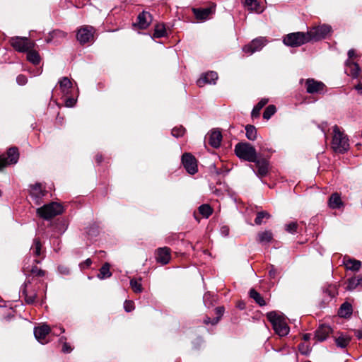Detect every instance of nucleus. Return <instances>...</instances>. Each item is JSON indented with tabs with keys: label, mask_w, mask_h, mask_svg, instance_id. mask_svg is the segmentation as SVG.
I'll return each instance as SVG.
<instances>
[{
	"label": "nucleus",
	"mask_w": 362,
	"mask_h": 362,
	"mask_svg": "<svg viewBox=\"0 0 362 362\" xmlns=\"http://www.w3.org/2000/svg\"><path fill=\"white\" fill-rule=\"evenodd\" d=\"M72 350V349L71 348V346L66 344V343H64L63 344V347H62V351L64 353H69Z\"/></svg>",
	"instance_id": "obj_57"
},
{
	"label": "nucleus",
	"mask_w": 362,
	"mask_h": 362,
	"mask_svg": "<svg viewBox=\"0 0 362 362\" xmlns=\"http://www.w3.org/2000/svg\"><path fill=\"white\" fill-rule=\"evenodd\" d=\"M246 136L248 139L254 141L257 138V129L252 125H247L245 127Z\"/></svg>",
	"instance_id": "obj_40"
},
{
	"label": "nucleus",
	"mask_w": 362,
	"mask_h": 362,
	"mask_svg": "<svg viewBox=\"0 0 362 362\" xmlns=\"http://www.w3.org/2000/svg\"><path fill=\"white\" fill-rule=\"evenodd\" d=\"M269 218L270 214L267 211H260L257 213V217L255 219V223L257 225H260L262 224L264 218L269 219Z\"/></svg>",
	"instance_id": "obj_44"
},
{
	"label": "nucleus",
	"mask_w": 362,
	"mask_h": 362,
	"mask_svg": "<svg viewBox=\"0 0 362 362\" xmlns=\"http://www.w3.org/2000/svg\"><path fill=\"white\" fill-rule=\"evenodd\" d=\"M30 254L34 257L33 262L40 264L45 257V250L39 238H35L30 249Z\"/></svg>",
	"instance_id": "obj_11"
},
{
	"label": "nucleus",
	"mask_w": 362,
	"mask_h": 362,
	"mask_svg": "<svg viewBox=\"0 0 362 362\" xmlns=\"http://www.w3.org/2000/svg\"><path fill=\"white\" fill-rule=\"evenodd\" d=\"M267 43V40L266 37H259L252 40L249 44L245 45L243 48V51L247 54H252L255 52L261 50Z\"/></svg>",
	"instance_id": "obj_12"
},
{
	"label": "nucleus",
	"mask_w": 362,
	"mask_h": 362,
	"mask_svg": "<svg viewBox=\"0 0 362 362\" xmlns=\"http://www.w3.org/2000/svg\"><path fill=\"white\" fill-rule=\"evenodd\" d=\"M298 224L297 222L292 221L285 225V230L290 233L298 232Z\"/></svg>",
	"instance_id": "obj_46"
},
{
	"label": "nucleus",
	"mask_w": 362,
	"mask_h": 362,
	"mask_svg": "<svg viewBox=\"0 0 362 362\" xmlns=\"http://www.w3.org/2000/svg\"><path fill=\"white\" fill-rule=\"evenodd\" d=\"M185 129L182 126L175 127L172 129V135L175 137L182 136L185 133Z\"/></svg>",
	"instance_id": "obj_47"
},
{
	"label": "nucleus",
	"mask_w": 362,
	"mask_h": 362,
	"mask_svg": "<svg viewBox=\"0 0 362 362\" xmlns=\"http://www.w3.org/2000/svg\"><path fill=\"white\" fill-rule=\"evenodd\" d=\"M111 276L112 272H110V264L107 262H105L100 269L99 273L97 276L100 279H105L110 278Z\"/></svg>",
	"instance_id": "obj_35"
},
{
	"label": "nucleus",
	"mask_w": 362,
	"mask_h": 362,
	"mask_svg": "<svg viewBox=\"0 0 362 362\" xmlns=\"http://www.w3.org/2000/svg\"><path fill=\"white\" fill-rule=\"evenodd\" d=\"M19 158L18 149L16 147L8 148L6 154L0 156V170L11 164H15Z\"/></svg>",
	"instance_id": "obj_10"
},
{
	"label": "nucleus",
	"mask_w": 362,
	"mask_h": 362,
	"mask_svg": "<svg viewBox=\"0 0 362 362\" xmlns=\"http://www.w3.org/2000/svg\"><path fill=\"white\" fill-rule=\"evenodd\" d=\"M218 79V74L215 71H209L199 78L197 81V86L203 87L206 83H215Z\"/></svg>",
	"instance_id": "obj_24"
},
{
	"label": "nucleus",
	"mask_w": 362,
	"mask_h": 362,
	"mask_svg": "<svg viewBox=\"0 0 362 362\" xmlns=\"http://www.w3.org/2000/svg\"><path fill=\"white\" fill-rule=\"evenodd\" d=\"M244 6L249 11L257 13H262L265 9L264 4L257 0H245Z\"/></svg>",
	"instance_id": "obj_21"
},
{
	"label": "nucleus",
	"mask_w": 362,
	"mask_h": 362,
	"mask_svg": "<svg viewBox=\"0 0 362 362\" xmlns=\"http://www.w3.org/2000/svg\"><path fill=\"white\" fill-rule=\"evenodd\" d=\"M273 238V234L270 230H265L257 234V240L261 243H269Z\"/></svg>",
	"instance_id": "obj_37"
},
{
	"label": "nucleus",
	"mask_w": 362,
	"mask_h": 362,
	"mask_svg": "<svg viewBox=\"0 0 362 362\" xmlns=\"http://www.w3.org/2000/svg\"><path fill=\"white\" fill-rule=\"evenodd\" d=\"M199 213L205 218H208L213 212V209L209 204H202L199 207Z\"/></svg>",
	"instance_id": "obj_42"
},
{
	"label": "nucleus",
	"mask_w": 362,
	"mask_h": 362,
	"mask_svg": "<svg viewBox=\"0 0 362 362\" xmlns=\"http://www.w3.org/2000/svg\"><path fill=\"white\" fill-rule=\"evenodd\" d=\"M338 295V286L329 284L322 290V300L321 304L325 307L332 298Z\"/></svg>",
	"instance_id": "obj_15"
},
{
	"label": "nucleus",
	"mask_w": 362,
	"mask_h": 362,
	"mask_svg": "<svg viewBox=\"0 0 362 362\" xmlns=\"http://www.w3.org/2000/svg\"><path fill=\"white\" fill-rule=\"evenodd\" d=\"M346 66V72L348 75L351 76L353 78H357L359 76L361 69L358 64L353 60L347 59Z\"/></svg>",
	"instance_id": "obj_26"
},
{
	"label": "nucleus",
	"mask_w": 362,
	"mask_h": 362,
	"mask_svg": "<svg viewBox=\"0 0 362 362\" xmlns=\"http://www.w3.org/2000/svg\"><path fill=\"white\" fill-rule=\"evenodd\" d=\"M27 59L35 65L40 64L41 58L37 51L35 50L34 48L28 50L27 52Z\"/></svg>",
	"instance_id": "obj_33"
},
{
	"label": "nucleus",
	"mask_w": 362,
	"mask_h": 362,
	"mask_svg": "<svg viewBox=\"0 0 362 362\" xmlns=\"http://www.w3.org/2000/svg\"><path fill=\"white\" fill-rule=\"evenodd\" d=\"M357 337L358 339H362V331L357 332Z\"/></svg>",
	"instance_id": "obj_64"
},
{
	"label": "nucleus",
	"mask_w": 362,
	"mask_h": 362,
	"mask_svg": "<svg viewBox=\"0 0 362 362\" xmlns=\"http://www.w3.org/2000/svg\"><path fill=\"white\" fill-rule=\"evenodd\" d=\"M47 288V284L41 279H33V281L25 280L21 287V297L24 298L27 304H33L37 299L38 290L41 286Z\"/></svg>",
	"instance_id": "obj_1"
},
{
	"label": "nucleus",
	"mask_w": 362,
	"mask_h": 362,
	"mask_svg": "<svg viewBox=\"0 0 362 362\" xmlns=\"http://www.w3.org/2000/svg\"><path fill=\"white\" fill-rule=\"evenodd\" d=\"M358 286L362 287V276H355L348 279L346 289L353 291Z\"/></svg>",
	"instance_id": "obj_34"
},
{
	"label": "nucleus",
	"mask_w": 362,
	"mask_h": 362,
	"mask_svg": "<svg viewBox=\"0 0 362 362\" xmlns=\"http://www.w3.org/2000/svg\"><path fill=\"white\" fill-rule=\"evenodd\" d=\"M51 329L48 325H42L35 328L34 334L40 343L42 344H45L49 341L47 337Z\"/></svg>",
	"instance_id": "obj_18"
},
{
	"label": "nucleus",
	"mask_w": 362,
	"mask_h": 362,
	"mask_svg": "<svg viewBox=\"0 0 362 362\" xmlns=\"http://www.w3.org/2000/svg\"><path fill=\"white\" fill-rule=\"evenodd\" d=\"M299 351L304 355H307L310 351V348L308 344L305 343H301L298 345Z\"/></svg>",
	"instance_id": "obj_48"
},
{
	"label": "nucleus",
	"mask_w": 362,
	"mask_h": 362,
	"mask_svg": "<svg viewBox=\"0 0 362 362\" xmlns=\"http://www.w3.org/2000/svg\"><path fill=\"white\" fill-rule=\"evenodd\" d=\"M63 211L64 207L61 204L57 202H51L38 208L37 209V214L45 220H49L54 216L62 214Z\"/></svg>",
	"instance_id": "obj_5"
},
{
	"label": "nucleus",
	"mask_w": 362,
	"mask_h": 362,
	"mask_svg": "<svg viewBox=\"0 0 362 362\" xmlns=\"http://www.w3.org/2000/svg\"><path fill=\"white\" fill-rule=\"evenodd\" d=\"M204 323L205 325H216V324H214L213 323V319H211L208 316H206L204 320Z\"/></svg>",
	"instance_id": "obj_58"
},
{
	"label": "nucleus",
	"mask_w": 362,
	"mask_h": 362,
	"mask_svg": "<svg viewBox=\"0 0 362 362\" xmlns=\"http://www.w3.org/2000/svg\"><path fill=\"white\" fill-rule=\"evenodd\" d=\"M222 140L221 132L218 130H213L209 135V144L214 148H218Z\"/></svg>",
	"instance_id": "obj_27"
},
{
	"label": "nucleus",
	"mask_w": 362,
	"mask_h": 362,
	"mask_svg": "<svg viewBox=\"0 0 362 362\" xmlns=\"http://www.w3.org/2000/svg\"><path fill=\"white\" fill-rule=\"evenodd\" d=\"M335 343L338 347L345 348L351 341V338L346 335L341 334L339 337H335Z\"/></svg>",
	"instance_id": "obj_36"
},
{
	"label": "nucleus",
	"mask_w": 362,
	"mask_h": 362,
	"mask_svg": "<svg viewBox=\"0 0 362 362\" xmlns=\"http://www.w3.org/2000/svg\"><path fill=\"white\" fill-rule=\"evenodd\" d=\"M250 296L260 306H263L265 305V300H264V298L255 289L252 288L250 290Z\"/></svg>",
	"instance_id": "obj_38"
},
{
	"label": "nucleus",
	"mask_w": 362,
	"mask_h": 362,
	"mask_svg": "<svg viewBox=\"0 0 362 362\" xmlns=\"http://www.w3.org/2000/svg\"><path fill=\"white\" fill-rule=\"evenodd\" d=\"M182 163L188 173L194 175L197 172L196 158L191 153H185L182 156Z\"/></svg>",
	"instance_id": "obj_14"
},
{
	"label": "nucleus",
	"mask_w": 362,
	"mask_h": 362,
	"mask_svg": "<svg viewBox=\"0 0 362 362\" xmlns=\"http://www.w3.org/2000/svg\"><path fill=\"white\" fill-rule=\"evenodd\" d=\"M66 37V33L60 30H54L49 33L48 36L45 38V41L47 43H50L53 41L57 42L59 39H64Z\"/></svg>",
	"instance_id": "obj_29"
},
{
	"label": "nucleus",
	"mask_w": 362,
	"mask_h": 362,
	"mask_svg": "<svg viewBox=\"0 0 362 362\" xmlns=\"http://www.w3.org/2000/svg\"><path fill=\"white\" fill-rule=\"evenodd\" d=\"M47 194L45 188L40 183L30 186V195L35 200L36 204H40V199Z\"/></svg>",
	"instance_id": "obj_20"
},
{
	"label": "nucleus",
	"mask_w": 362,
	"mask_h": 362,
	"mask_svg": "<svg viewBox=\"0 0 362 362\" xmlns=\"http://www.w3.org/2000/svg\"><path fill=\"white\" fill-rule=\"evenodd\" d=\"M353 308L351 303L344 302L341 305L338 310V315L341 317L347 318L352 315Z\"/></svg>",
	"instance_id": "obj_30"
},
{
	"label": "nucleus",
	"mask_w": 362,
	"mask_h": 362,
	"mask_svg": "<svg viewBox=\"0 0 362 362\" xmlns=\"http://www.w3.org/2000/svg\"><path fill=\"white\" fill-rule=\"evenodd\" d=\"M276 111V108L274 105H270L265 109L263 113V117L265 119H269Z\"/></svg>",
	"instance_id": "obj_45"
},
{
	"label": "nucleus",
	"mask_w": 362,
	"mask_h": 362,
	"mask_svg": "<svg viewBox=\"0 0 362 362\" xmlns=\"http://www.w3.org/2000/svg\"><path fill=\"white\" fill-rule=\"evenodd\" d=\"M331 147L334 152L339 153H344L349 149V139L343 129L337 125L332 128Z\"/></svg>",
	"instance_id": "obj_2"
},
{
	"label": "nucleus",
	"mask_w": 362,
	"mask_h": 362,
	"mask_svg": "<svg viewBox=\"0 0 362 362\" xmlns=\"http://www.w3.org/2000/svg\"><path fill=\"white\" fill-rule=\"evenodd\" d=\"M254 163H256V167L257 168V175L260 177H264L267 175L269 170V163L264 159H256V161Z\"/></svg>",
	"instance_id": "obj_25"
},
{
	"label": "nucleus",
	"mask_w": 362,
	"mask_h": 362,
	"mask_svg": "<svg viewBox=\"0 0 362 362\" xmlns=\"http://www.w3.org/2000/svg\"><path fill=\"white\" fill-rule=\"evenodd\" d=\"M141 279H132L130 280V286L135 293H141L143 290L142 286L141 284Z\"/></svg>",
	"instance_id": "obj_41"
},
{
	"label": "nucleus",
	"mask_w": 362,
	"mask_h": 362,
	"mask_svg": "<svg viewBox=\"0 0 362 362\" xmlns=\"http://www.w3.org/2000/svg\"><path fill=\"white\" fill-rule=\"evenodd\" d=\"M16 81L19 85L23 86L27 83L28 78L25 75L20 74L17 76Z\"/></svg>",
	"instance_id": "obj_51"
},
{
	"label": "nucleus",
	"mask_w": 362,
	"mask_h": 362,
	"mask_svg": "<svg viewBox=\"0 0 362 362\" xmlns=\"http://www.w3.org/2000/svg\"><path fill=\"white\" fill-rule=\"evenodd\" d=\"M355 55H356V53H355L354 49L349 50V52H348L349 59H348L353 60L352 58L354 57H355Z\"/></svg>",
	"instance_id": "obj_60"
},
{
	"label": "nucleus",
	"mask_w": 362,
	"mask_h": 362,
	"mask_svg": "<svg viewBox=\"0 0 362 362\" xmlns=\"http://www.w3.org/2000/svg\"><path fill=\"white\" fill-rule=\"evenodd\" d=\"M214 312L216 317L213 319V323L218 324V322L221 320L222 316L223 315L225 308L223 306H219L215 308Z\"/></svg>",
	"instance_id": "obj_43"
},
{
	"label": "nucleus",
	"mask_w": 362,
	"mask_h": 362,
	"mask_svg": "<svg viewBox=\"0 0 362 362\" xmlns=\"http://www.w3.org/2000/svg\"><path fill=\"white\" fill-rule=\"evenodd\" d=\"M311 337V334H305L303 337V339L305 341H308Z\"/></svg>",
	"instance_id": "obj_63"
},
{
	"label": "nucleus",
	"mask_w": 362,
	"mask_h": 362,
	"mask_svg": "<svg viewBox=\"0 0 362 362\" xmlns=\"http://www.w3.org/2000/svg\"><path fill=\"white\" fill-rule=\"evenodd\" d=\"M58 83L62 93L65 95H68L72 88L71 80L68 77H63L59 81Z\"/></svg>",
	"instance_id": "obj_32"
},
{
	"label": "nucleus",
	"mask_w": 362,
	"mask_h": 362,
	"mask_svg": "<svg viewBox=\"0 0 362 362\" xmlns=\"http://www.w3.org/2000/svg\"><path fill=\"white\" fill-rule=\"evenodd\" d=\"M308 33L296 32L289 33L284 37L283 42L289 47H296L309 42Z\"/></svg>",
	"instance_id": "obj_6"
},
{
	"label": "nucleus",
	"mask_w": 362,
	"mask_h": 362,
	"mask_svg": "<svg viewBox=\"0 0 362 362\" xmlns=\"http://www.w3.org/2000/svg\"><path fill=\"white\" fill-rule=\"evenodd\" d=\"M332 332V329L326 325H320L315 332V339L319 341L325 340Z\"/></svg>",
	"instance_id": "obj_23"
},
{
	"label": "nucleus",
	"mask_w": 362,
	"mask_h": 362,
	"mask_svg": "<svg viewBox=\"0 0 362 362\" xmlns=\"http://www.w3.org/2000/svg\"><path fill=\"white\" fill-rule=\"evenodd\" d=\"M328 205L332 209L341 208L343 206V202L340 195L338 193L332 194L329 199Z\"/></svg>",
	"instance_id": "obj_31"
},
{
	"label": "nucleus",
	"mask_w": 362,
	"mask_h": 362,
	"mask_svg": "<svg viewBox=\"0 0 362 362\" xmlns=\"http://www.w3.org/2000/svg\"><path fill=\"white\" fill-rule=\"evenodd\" d=\"M58 271L63 275H69L70 274V269L68 267L64 265H59L58 267Z\"/></svg>",
	"instance_id": "obj_50"
},
{
	"label": "nucleus",
	"mask_w": 362,
	"mask_h": 362,
	"mask_svg": "<svg viewBox=\"0 0 362 362\" xmlns=\"http://www.w3.org/2000/svg\"><path fill=\"white\" fill-rule=\"evenodd\" d=\"M236 156L248 162H255L257 158L256 149L248 143H238L235 146Z\"/></svg>",
	"instance_id": "obj_4"
},
{
	"label": "nucleus",
	"mask_w": 362,
	"mask_h": 362,
	"mask_svg": "<svg viewBox=\"0 0 362 362\" xmlns=\"http://www.w3.org/2000/svg\"><path fill=\"white\" fill-rule=\"evenodd\" d=\"M261 110H262L261 108H259V107L255 105L252 111V113H251L252 117H253V118L258 117L259 116Z\"/></svg>",
	"instance_id": "obj_54"
},
{
	"label": "nucleus",
	"mask_w": 362,
	"mask_h": 362,
	"mask_svg": "<svg viewBox=\"0 0 362 362\" xmlns=\"http://www.w3.org/2000/svg\"><path fill=\"white\" fill-rule=\"evenodd\" d=\"M268 103V99L263 98L256 105L259 108L262 109L264 105Z\"/></svg>",
	"instance_id": "obj_55"
},
{
	"label": "nucleus",
	"mask_w": 362,
	"mask_h": 362,
	"mask_svg": "<svg viewBox=\"0 0 362 362\" xmlns=\"http://www.w3.org/2000/svg\"><path fill=\"white\" fill-rule=\"evenodd\" d=\"M305 87L308 93L321 94L325 90V85L314 78H308L305 81Z\"/></svg>",
	"instance_id": "obj_13"
},
{
	"label": "nucleus",
	"mask_w": 362,
	"mask_h": 362,
	"mask_svg": "<svg viewBox=\"0 0 362 362\" xmlns=\"http://www.w3.org/2000/svg\"><path fill=\"white\" fill-rule=\"evenodd\" d=\"M76 100L73 98H68L65 100V105L68 107H74Z\"/></svg>",
	"instance_id": "obj_53"
},
{
	"label": "nucleus",
	"mask_w": 362,
	"mask_h": 362,
	"mask_svg": "<svg viewBox=\"0 0 362 362\" xmlns=\"http://www.w3.org/2000/svg\"><path fill=\"white\" fill-rule=\"evenodd\" d=\"M332 32V27L323 24L311 28L308 32L309 41H318L326 38Z\"/></svg>",
	"instance_id": "obj_7"
},
{
	"label": "nucleus",
	"mask_w": 362,
	"mask_h": 362,
	"mask_svg": "<svg viewBox=\"0 0 362 362\" xmlns=\"http://www.w3.org/2000/svg\"><path fill=\"white\" fill-rule=\"evenodd\" d=\"M344 264L346 269L354 272H358L361 267V262L355 259H351L348 257H344Z\"/></svg>",
	"instance_id": "obj_28"
},
{
	"label": "nucleus",
	"mask_w": 362,
	"mask_h": 362,
	"mask_svg": "<svg viewBox=\"0 0 362 362\" xmlns=\"http://www.w3.org/2000/svg\"><path fill=\"white\" fill-rule=\"evenodd\" d=\"M267 317L278 335L284 337L288 334L289 327L283 316L275 311H272L267 314Z\"/></svg>",
	"instance_id": "obj_3"
},
{
	"label": "nucleus",
	"mask_w": 362,
	"mask_h": 362,
	"mask_svg": "<svg viewBox=\"0 0 362 362\" xmlns=\"http://www.w3.org/2000/svg\"><path fill=\"white\" fill-rule=\"evenodd\" d=\"M9 42L13 49L19 52H26L35 46V42L26 37H13L9 40Z\"/></svg>",
	"instance_id": "obj_8"
},
{
	"label": "nucleus",
	"mask_w": 362,
	"mask_h": 362,
	"mask_svg": "<svg viewBox=\"0 0 362 362\" xmlns=\"http://www.w3.org/2000/svg\"><path fill=\"white\" fill-rule=\"evenodd\" d=\"M276 274V269H274L273 267L269 269V275L271 278H275Z\"/></svg>",
	"instance_id": "obj_59"
},
{
	"label": "nucleus",
	"mask_w": 362,
	"mask_h": 362,
	"mask_svg": "<svg viewBox=\"0 0 362 362\" xmlns=\"http://www.w3.org/2000/svg\"><path fill=\"white\" fill-rule=\"evenodd\" d=\"M166 35V30L164 25L158 24L155 27L153 37L155 38H160Z\"/></svg>",
	"instance_id": "obj_39"
},
{
	"label": "nucleus",
	"mask_w": 362,
	"mask_h": 362,
	"mask_svg": "<svg viewBox=\"0 0 362 362\" xmlns=\"http://www.w3.org/2000/svg\"><path fill=\"white\" fill-rule=\"evenodd\" d=\"M152 21L151 15L148 12L143 11L137 17V22L134 23L140 29H146L148 27Z\"/></svg>",
	"instance_id": "obj_22"
},
{
	"label": "nucleus",
	"mask_w": 362,
	"mask_h": 362,
	"mask_svg": "<svg viewBox=\"0 0 362 362\" xmlns=\"http://www.w3.org/2000/svg\"><path fill=\"white\" fill-rule=\"evenodd\" d=\"M356 90H358V93L362 94V83H359L355 86Z\"/></svg>",
	"instance_id": "obj_62"
},
{
	"label": "nucleus",
	"mask_w": 362,
	"mask_h": 362,
	"mask_svg": "<svg viewBox=\"0 0 362 362\" xmlns=\"http://www.w3.org/2000/svg\"><path fill=\"white\" fill-rule=\"evenodd\" d=\"M23 272L27 276L26 280L33 281V279H40V278L44 277L47 272L45 270L39 268L37 265H33L30 269L29 267H23Z\"/></svg>",
	"instance_id": "obj_16"
},
{
	"label": "nucleus",
	"mask_w": 362,
	"mask_h": 362,
	"mask_svg": "<svg viewBox=\"0 0 362 362\" xmlns=\"http://www.w3.org/2000/svg\"><path fill=\"white\" fill-rule=\"evenodd\" d=\"M95 28L90 25H83L77 30L76 39L81 45L94 41Z\"/></svg>",
	"instance_id": "obj_9"
},
{
	"label": "nucleus",
	"mask_w": 362,
	"mask_h": 362,
	"mask_svg": "<svg viewBox=\"0 0 362 362\" xmlns=\"http://www.w3.org/2000/svg\"><path fill=\"white\" fill-rule=\"evenodd\" d=\"M124 308L127 312H131L134 309V302L132 300H125L124 303Z\"/></svg>",
	"instance_id": "obj_49"
},
{
	"label": "nucleus",
	"mask_w": 362,
	"mask_h": 362,
	"mask_svg": "<svg viewBox=\"0 0 362 362\" xmlns=\"http://www.w3.org/2000/svg\"><path fill=\"white\" fill-rule=\"evenodd\" d=\"M171 250L168 247H159L155 252V257L158 263L162 265L169 263L171 258Z\"/></svg>",
	"instance_id": "obj_17"
},
{
	"label": "nucleus",
	"mask_w": 362,
	"mask_h": 362,
	"mask_svg": "<svg viewBox=\"0 0 362 362\" xmlns=\"http://www.w3.org/2000/svg\"><path fill=\"white\" fill-rule=\"evenodd\" d=\"M92 264V260L88 258L86 259L84 262H81L79 266L81 269H85L88 268Z\"/></svg>",
	"instance_id": "obj_52"
},
{
	"label": "nucleus",
	"mask_w": 362,
	"mask_h": 362,
	"mask_svg": "<svg viewBox=\"0 0 362 362\" xmlns=\"http://www.w3.org/2000/svg\"><path fill=\"white\" fill-rule=\"evenodd\" d=\"M95 162L98 164H100L103 161L104 158H103V156L101 153H97L95 155Z\"/></svg>",
	"instance_id": "obj_56"
},
{
	"label": "nucleus",
	"mask_w": 362,
	"mask_h": 362,
	"mask_svg": "<svg viewBox=\"0 0 362 362\" xmlns=\"http://www.w3.org/2000/svg\"><path fill=\"white\" fill-rule=\"evenodd\" d=\"M192 11L197 20L204 21L215 12V5L206 8H192Z\"/></svg>",
	"instance_id": "obj_19"
},
{
	"label": "nucleus",
	"mask_w": 362,
	"mask_h": 362,
	"mask_svg": "<svg viewBox=\"0 0 362 362\" xmlns=\"http://www.w3.org/2000/svg\"><path fill=\"white\" fill-rule=\"evenodd\" d=\"M221 233L226 236L228 235L229 233V228L227 226L222 227Z\"/></svg>",
	"instance_id": "obj_61"
}]
</instances>
